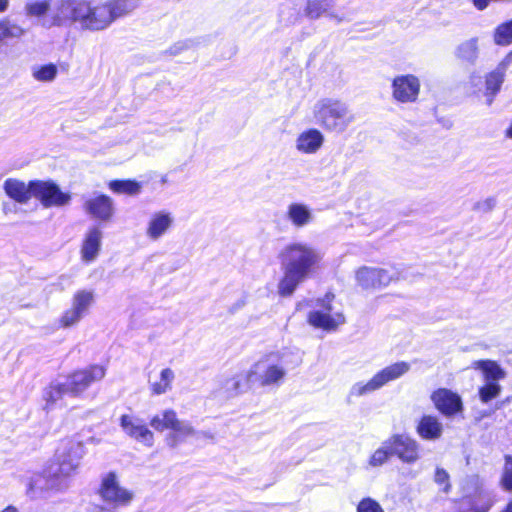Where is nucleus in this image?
Returning <instances> with one entry per match:
<instances>
[{"label":"nucleus","mask_w":512,"mask_h":512,"mask_svg":"<svg viewBox=\"0 0 512 512\" xmlns=\"http://www.w3.org/2000/svg\"><path fill=\"white\" fill-rule=\"evenodd\" d=\"M279 259L283 276L278 283L277 291L280 296L288 297L310 277L322 260V254L310 244L294 242L280 251Z\"/></svg>","instance_id":"f257e3e1"},{"label":"nucleus","mask_w":512,"mask_h":512,"mask_svg":"<svg viewBox=\"0 0 512 512\" xmlns=\"http://www.w3.org/2000/svg\"><path fill=\"white\" fill-rule=\"evenodd\" d=\"M83 6L78 23L84 29L101 31L136 9L138 0H109L98 5L85 0Z\"/></svg>","instance_id":"f03ea898"},{"label":"nucleus","mask_w":512,"mask_h":512,"mask_svg":"<svg viewBox=\"0 0 512 512\" xmlns=\"http://www.w3.org/2000/svg\"><path fill=\"white\" fill-rule=\"evenodd\" d=\"M315 124L331 133H343L355 121L349 105L336 98L325 97L312 107Z\"/></svg>","instance_id":"7ed1b4c3"},{"label":"nucleus","mask_w":512,"mask_h":512,"mask_svg":"<svg viewBox=\"0 0 512 512\" xmlns=\"http://www.w3.org/2000/svg\"><path fill=\"white\" fill-rule=\"evenodd\" d=\"M411 366L406 361H398L378 371L369 381H359L352 385L350 397H362L371 394L389 382L395 381L409 372Z\"/></svg>","instance_id":"20e7f679"},{"label":"nucleus","mask_w":512,"mask_h":512,"mask_svg":"<svg viewBox=\"0 0 512 512\" xmlns=\"http://www.w3.org/2000/svg\"><path fill=\"white\" fill-rule=\"evenodd\" d=\"M82 454L80 443L70 440L62 442L56 451V463L49 466L52 476L69 484L68 479L76 473Z\"/></svg>","instance_id":"39448f33"},{"label":"nucleus","mask_w":512,"mask_h":512,"mask_svg":"<svg viewBox=\"0 0 512 512\" xmlns=\"http://www.w3.org/2000/svg\"><path fill=\"white\" fill-rule=\"evenodd\" d=\"M251 367L255 382L260 387L280 386L287 374L285 361L278 354L267 355Z\"/></svg>","instance_id":"423d86ee"},{"label":"nucleus","mask_w":512,"mask_h":512,"mask_svg":"<svg viewBox=\"0 0 512 512\" xmlns=\"http://www.w3.org/2000/svg\"><path fill=\"white\" fill-rule=\"evenodd\" d=\"M334 294L327 293L324 298L316 300V308L308 314V323L315 328L326 331H335L345 323V316L342 312L334 311L332 301Z\"/></svg>","instance_id":"0eeeda50"},{"label":"nucleus","mask_w":512,"mask_h":512,"mask_svg":"<svg viewBox=\"0 0 512 512\" xmlns=\"http://www.w3.org/2000/svg\"><path fill=\"white\" fill-rule=\"evenodd\" d=\"M98 494L104 502L115 507L128 505L134 497L132 491L120 485L115 472H108L102 476Z\"/></svg>","instance_id":"6e6552de"},{"label":"nucleus","mask_w":512,"mask_h":512,"mask_svg":"<svg viewBox=\"0 0 512 512\" xmlns=\"http://www.w3.org/2000/svg\"><path fill=\"white\" fill-rule=\"evenodd\" d=\"M26 494L30 498L42 497L50 490L64 491L68 489L67 482L60 481L55 476H52V471L45 469L42 473H33L25 480Z\"/></svg>","instance_id":"1a4fd4ad"},{"label":"nucleus","mask_w":512,"mask_h":512,"mask_svg":"<svg viewBox=\"0 0 512 512\" xmlns=\"http://www.w3.org/2000/svg\"><path fill=\"white\" fill-rule=\"evenodd\" d=\"M33 194L44 208L63 207L70 203L71 195L63 192L52 180H35Z\"/></svg>","instance_id":"9d476101"},{"label":"nucleus","mask_w":512,"mask_h":512,"mask_svg":"<svg viewBox=\"0 0 512 512\" xmlns=\"http://www.w3.org/2000/svg\"><path fill=\"white\" fill-rule=\"evenodd\" d=\"M106 369L101 365H91L85 369L75 371L64 379L69 395L77 397L92 383L105 377Z\"/></svg>","instance_id":"9b49d317"},{"label":"nucleus","mask_w":512,"mask_h":512,"mask_svg":"<svg viewBox=\"0 0 512 512\" xmlns=\"http://www.w3.org/2000/svg\"><path fill=\"white\" fill-rule=\"evenodd\" d=\"M421 83L413 74L397 75L391 83V94L394 101L401 104L415 103L420 94Z\"/></svg>","instance_id":"f8f14e48"},{"label":"nucleus","mask_w":512,"mask_h":512,"mask_svg":"<svg viewBox=\"0 0 512 512\" xmlns=\"http://www.w3.org/2000/svg\"><path fill=\"white\" fill-rule=\"evenodd\" d=\"M392 455L398 457L403 463L414 464L420 459L419 443L406 434H394L388 438Z\"/></svg>","instance_id":"ddd939ff"},{"label":"nucleus","mask_w":512,"mask_h":512,"mask_svg":"<svg viewBox=\"0 0 512 512\" xmlns=\"http://www.w3.org/2000/svg\"><path fill=\"white\" fill-rule=\"evenodd\" d=\"M85 0H55L51 8V25L78 22Z\"/></svg>","instance_id":"4468645a"},{"label":"nucleus","mask_w":512,"mask_h":512,"mask_svg":"<svg viewBox=\"0 0 512 512\" xmlns=\"http://www.w3.org/2000/svg\"><path fill=\"white\" fill-rule=\"evenodd\" d=\"M396 279L395 273L382 268L363 266L356 271L357 283L364 289L386 287Z\"/></svg>","instance_id":"2eb2a0df"},{"label":"nucleus","mask_w":512,"mask_h":512,"mask_svg":"<svg viewBox=\"0 0 512 512\" xmlns=\"http://www.w3.org/2000/svg\"><path fill=\"white\" fill-rule=\"evenodd\" d=\"M431 400L436 409L447 417L454 416L463 409L461 397L446 388H440L434 391L431 395Z\"/></svg>","instance_id":"dca6fc26"},{"label":"nucleus","mask_w":512,"mask_h":512,"mask_svg":"<svg viewBox=\"0 0 512 512\" xmlns=\"http://www.w3.org/2000/svg\"><path fill=\"white\" fill-rule=\"evenodd\" d=\"M120 425L129 437L148 447L153 445V432L148 429L141 419L131 415H123L120 419Z\"/></svg>","instance_id":"f3484780"},{"label":"nucleus","mask_w":512,"mask_h":512,"mask_svg":"<svg viewBox=\"0 0 512 512\" xmlns=\"http://www.w3.org/2000/svg\"><path fill=\"white\" fill-rule=\"evenodd\" d=\"M325 142L324 134L317 128H308L300 132L295 139V149L303 155L318 153Z\"/></svg>","instance_id":"a211bd4d"},{"label":"nucleus","mask_w":512,"mask_h":512,"mask_svg":"<svg viewBox=\"0 0 512 512\" xmlns=\"http://www.w3.org/2000/svg\"><path fill=\"white\" fill-rule=\"evenodd\" d=\"M174 224V216L167 210H159L151 214L146 225V236L151 241H158L166 235Z\"/></svg>","instance_id":"6ab92c4d"},{"label":"nucleus","mask_w":512,"mask_h":512,"mask_svg":"<svg viewBox=\"0 0 512 512\" xmlns=\"http://www.w3.org/2000/svg\"><path fill=\"white\" fill-rule=\"evenodd\" d=\"M34 183L35 180L26 183L16 178H8L3 183V190L5 194L15 202L27 204L30 199L34 197Z\"/></svg>","instance_id":"aec40b11"},{"label":"nucleus","mask_w":512,"mask_h":512,"mask_svg":"<svg viewBox=\"0 0 512 512\" xmlns=\"http://www.w3.org/2000/svg\"><path fill=\"white\" fill-rule=\"evenodd\" d=\"M102 231L98 227H91L85 234L81 246V259L85 263H91L96 260L101 250Z\"/></svg>","instance_id":"412c9836"},{"label":"nucleus","mask_w":512,"mask_h":512,"mask_svg":"<svg viewBox=\"0 0 512 512\" xmlns=\"http://www.w3.org/2000/svg\"><path fill=\"white\" fill-rule=\"evenodd\" d=\"M84 209L94 218L102 221L110 220L114 213L113 201L106 195H98L87 199L84 203Z\"/></svg>","instance_id":"4be33fe9"},{"label":"nucleus","mask_w":512,"mask_h":512,"mask_svg":"<svg viewBox=\"0 0 512 512\" xmlns=\"http://www.w3.org/2000/svg\"><path fill=\"white\" fill-rule=\"evenodd\" d=\"M442 422L433 415H424L416 426L417 434L427 441H436L442 437L443 434Z\"/></svg>","instance_id":"5701e85b"},{"label":"nucleus","mask_w":512,"mask_h":512,"mask_svg":"<svg viewBox=\"0 0 512 512\" xmlns=\"http://www.w3.org/2000/svg\"><path fill=\"white\" fill-rule=\"evenodd\" d=\"M286 217L296 228H303L312 223L314 219L310 207L299 202H293L287 206Z\"/></svg>","instance_id":"b1692460"},{"label":"nucleus","mask_w":512,"mask_h":512,"mask_svg":"<svg viewBox=\"0 0 512 512\" xmlns=\"http://www.w3.org/2000/svg\"><path fill=\"white\" fill-rule=\"evenodd\" d=\"M257 385L253 375L252 367L227 379L224 384L226 392L230 395H238Z\"/></svg>","instance_id":"393cba45"},{"label":"nucleus","mask_w":512,"mask_h":512,"mask_svg":"<svg viewBox=\"0 0 512 512\" xmlns=\"http://www.w3.org/2000/svg\"><path fill=\"white\" fill-rule=\"evenodd\" d=\"M171 430L173 433L167 438V443L172 448L176 447L179 442L183 441L186 437L199 434L188 421L179 420L178 417L176 418ZM200 434L204 437L212 438L208 433L201 432Z\"/></svg>","instance_id":"a878e982"},{"label":"nucleus","mask_w":512,"mask_h":512,"mask_svg":"<svg viewBox=\"0 0 512 512\" xmlns=\"http://www.w3.org/2000/svg\"><path fill=\"white\" fill-rule=\"evenodd\" d=\"M456 57L463 62L474 65L479 57V39L473 37L459 44L456 48Z\"/></svg>","instance_id":"bb28decb"},{"label":"nucleus","mask_w":512,"mask_h":512,"mask_svg":"<svg viewBox=\"0 0 512 512\" xmlns=\"http://www.w3.org/2000/svg\"><path fill=\"white\" fill-rule=\"evenodd\" d=\"M474 368L483 372L485 382H496L506 377L505 371L492 360H478L474 362Z\"/></svg>","instance_id":"cd10ccee"},{"label":"nucleus","mask_w":512,"mask_h":512,"mask_svg":"<svg viewBox=\"0 0 512 512\" xmlns=\"http://www.w3.org/2000/svg\"><path fill=\"white\" fill-rule=\"evenodd\" d=\"M505 74L498 69H494L485 77V97L488 105H491L494 97L500 91L504 82Z\"/></svg>","instance_id":"c85d7f7f"},{"label":"nucleus","mask_w":512,"mask_h":512,"mask_svg":"<svg viewBox=\"0 0 512 512\" xmlns=\"http://www.w3.org/2000/svg\"><path fill=\"white\" fill-rule=\"evenodd\" d=\"M333 5V0H308L305 12L306 15L312 19H317L325 14L331 18L337 19V21L340 22V18L329 12Z\"/></svg>","instance_id":"c756f323"},{"label":"nucleus","mask_w":512,"mask_h":512,"mask_svg":"<svg viewBox=\"0 0 512 512\" xmlns=\"http://www.w3.org/2000/svg\"><path fill=\"white\" fill-rule=\"evenodd\" d=\"M94 299L95 295L92 290H78L72 297L71 307L81 315L85 316L93 305Z\"/></svg>","instance_id":"7c9ffc66"},{"label":"nucleus","mask_w":512,"mask_h":512,"mask_svg":"<svg viewBox=\"0 0 512 512\" xmlns=\"http://www.w3.org/2000/svg\"><path fill=\"white\" fill-rule=\"evenodd\" d=\"M175 379V374L171 368L161 370L159 380L150 384V389L153 395H162L167 393L172 388V382Z\"/></svg>","instance_id":"2f4dec72"},{"label":"nucleus","mask_w":512,"mask_h":512,"mask_svg":"<svg viewBox=\"0 0 512 512\" xmlns=\"http://www.w3.org/2000/svg\"><path fill=\"white\" fill-rule=\"evenodd\" d=\"M64 395H69L65 381L56 380L52 382L44 392L46 406L54 405L57 401L62 399Z\"/></svg>","instance_id":"473e14b6"},{"label":"nucleus","mask_w":512,"mask_h":512,"mask_svg":"<svg viewBox=\"0 0 512 512\" xmlns=\"http://www.w3.org/2000/svg\"><path fill=\"white\" fill-rule=\"evenodd\" d=\"M177 418V414L172 409L164 410L162 413L152 417L150 425L156 431H164L172 428Z\"/></svg>","instance_id":"72a5a7b5"},{"label":"nucleus","mask_w":512,"mask_h":512,"mask_svg":"<svg viewBox=\"0 0 512 512\" xmlns=\"http://www.w3.org/2000/svg\"><path fill=\"white\" fill-rule=\"evenodd\" d=\"M493 41L498 46L512 44V19L499 24L493 32Z\"/></svg>","instance_id":"f704fd0d"},{"label":"nucleus","mask_w":512,"mask_h":512,"mask_svg":"<svg viewBox=\"0 0 512 512\" xmlns=\"http://www.w3.org/2000/svg\"><path fill=\"white\" fill-rule=\"evenodd\" d=\"M393 456L388 439L382 442L381 446L376 449L368 460L369 466L376 468L388 462L389 458Z\"/></svg>","instance_id":"c9c22d12"},{"label":"nucleus","mask_w":512,"mask_h":512,"mask_svg":"<svg viewBox=\"0 0 512 512\" xmlns=\"http://www.w3.org/2000/svg\"><path fill=\"white\" fill-rule=\"evenodd\" d=\"M1 42L6 39H16L25 35L26 30L10 20H0Z\"/></svg>","instance_id":"e433bc0d"},{"label":"nucleus","mask_w":512,"mask_h":512,"mask_svg":"<svg viewBox=\"0 0 512 512\" xmlns=\"http://www.w3.org/2000/svg\"><path fill=\"white\" fill-rule=\"evenodd\" d=\"M109 188L115 193L137 195L141 185L133 180H114L109 183Z\"/></svg>","instance_id":"4c0bfd02"},{"label":"nucleus","mask_w":512,"mask_h":512,"mask_svg":"<svg viewBox=\"0 0 512 512\" xmlns=\"http://www.w3.org/2000/svg\"><path fill=\"white\" fill-rule=\"evenodd\" d=\"M24 9L28 17H42L48 12L51 14L50 3L46 0L27 2Z\"/></svg>","instance_id":"58836bf2"},{"label":"nucleus","mask_w":512,"mask_h":512,"mask_svg":"<svg viewBox=\"0 0 512 512\" xmlns=\"http://www.w3.org/2000/svg\"><path fill=\"white\" fill-rule=\"evenodd\" d=\"M57 67L54 64H47L33 69V77L40 82H51L57 76Z\"/></svg>","instance_id":"ea45409f"},{"label":"nucleus","mask_w":512,"mask_h":512,"mask_svg":"<svg viewBox=\"0 0 512 512\" xmlns=\"http://www.w3.org/2000/svg\"><path fill=\"white\" fill-rule=\"evenodd\" d=\"M501 385L496 382H485L479 389V397L483 403H488L501 393Z\"/></svg>","instance_id":"a19ab883"},{"label":"nucleus","mask_w":512,"mask_h":512,"mask_svg":"<svg viewBox=\"0 0 512 512\" xmlns=\"http://www.w3.org/2000/svg\"><path fill=\"white\" fill-rule=\"evenodd\" d=\"M83 317V315L70 307L62 314L59 323L62 328H69L78 324Z\"/></svg>","instance_id":"79ce46f5"},{"label":"nucleus","mask_w":512,"mask_h":512,"mask_svg":"<svg viewBox=\"0 0 512 512\" xmlns=\"http://www.w3.org/2000/svg\"><path fill=\"white\" fill-rule=\"evenodd\" d=\"M501 485L507 491H512V457H505V465L501 477Z\"/></svg>","instance_id":"37998d69"},{"label":"nucleus","mask_w":512,"mask_h":512,"mask_svg":"<svg viewBox=\"0 0 512 512\" xmlns=\"http://www.w3.org/2000/svg\"><path fill=\"white\" fill-rule=\"evenodd\" d=\"M356 510L357 512H385L381 505L370 497L363 498Z\"/></svg>","instance_id":"c03bdc74"},{"label":"nucleus","mask_w":512,"mask_h":512,"mask_svg":"<svg viewBox=\"0 0 512 512\" xmlns=\"http://www.w3.org/2000/svg\"><path fill=\"white\" fill-rule=\"evenodd\" d=\"M496 204L497 201L495 197H488L476 202L473 206V210L480 213H489L495 208Z\"/></svg>","instance_id":"a18cd8bd"},{"label":"nucleus","mask_w":512,"mask_h":512,"mask_svg":"<svg viewBox=\"0 0 512 512\" xmlns=\"http://www.w3.org/2000/svg\"><path fill=\"white\" fill-rule=\"evenodd\" d=\"M449 479L448 473L444 469L438 468L435 473V482L438 484L446 483L445 491H448L449 484L447 483Z\"/></svg>","instance_id":"49530a36"},{"label":"nucleus","mask_w":512,"mask_h":512,"mask_svg":"<svg viewBox=\"0 0 512 512\" xmlns=\"http://www.w3.org/2000/svg\"><path fill=\"white\" fill-rule=\"evenodd\" d=\"M512 64V50L500 61L496 69L506 74L507 69Z\"/></svg>","instance_id":"de8ad7c7"},{"label":"nucleus","mask_w":512,"mask_h":512,"mask_svg":"<svg viewBox=\"0 0 512 512\" xmlns=\"http://www.w3.org/2000/svg\"><path fill=\"white\" fill-rule=\"evenodd\" d=\"M246 302L244 299H240L238 300L236 303L233 304V306L231 307V311L232 312H235L241 308H243L245 306Z\"/></svg>","instance_id":"09e8293b"},{"label":"nucleus","mask_w":512,"mask_h":512,"mask_svg":"<svg viewBox=\"0 0 512 512\" xmlns=\"http://www.w3.org/2000/svg\"><path fill=\"white\" fill-rule=\"evenodd\" d=\"M504 136H505L507 139L512 140V119L510 120L509 125L507 126V128H506V129H505V131H504Z\"/></svg>","instance_id":"8fccbe9b"},{"label":"nucleus","mask_w":512,"mask_h":512,"mask_svg":"<svg viewBox=\"0 0 512 512\" xmlns=\"http://www.w3.org/2000/svg\"><path fill=\"white\" fill-rule=\"evenodd\" d=\"M8 6H9V0H0V12L6 11Z\"/></svg>","instance_id":"3c124183"},{"label":"nucleus","mask_w":512,"mask_h":512,"mask_svg":"<svg viewBox=\"0 0 512 512\" xmlns=\"http://www.w3.org/2000/svg\"><path fill=\"white\" fill-rule=\"evenodd\" d=\"M0 512H20L19 509L13 505H8L4 509H2Z\"/></svg>","instance_id":"603ef678"},{"label":"nucleus","mask_w":512,"mask_h":512,"mask_svg":"<svg viewBox=\"0 0 512 512\" xmlns=\"http://www.w3.org/2000/svg\"><path fill=\"white\" fill-rule=\"evenodd\" d=\"M491 505L488 504L486 506H483L481 508H475L476 512H487L490 509Z\"/></svg>","instance_id":"864d4df0"},{"label":"nucleus","mask_w":512,"mask_h":512,"mask_svg":"<svg viewBox=\"0 0 512 512\" xmlns=\"http://www.w3.org/2000/svg\"><path fill=\"white\" fill-rule=\"evenodd\" d=\"M501 512H512V501L506 506V508Z\"/></svg>","instance_id":"5fc2aeb1"},{"label":"nucleus","mask_w":512,"mask_h":512,"mask_svg":"<svg viewBox=\"0 0 512 512\" xmlns=\"http://www.w3.org/2000/svg\"><path fill=\"white\" fill-rule=\"evenodd\" d=\"M10 211V208L8 207L7 204H3V213L4 214H8V212Z\"/></svg>","instance_id":"6e6d98bb"}]
</instances>
